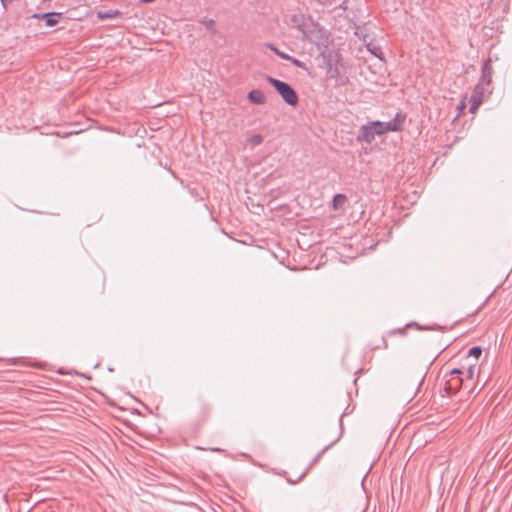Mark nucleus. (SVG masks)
<instances>
[{
  "label": "nucleus",
  "mask_w": 512,
  "mask_h": 512,
  "mask_svg": "<svg viewBox=\"0 0 512 512\" xmlns=\"http://www.w3.org/2000/svg\"><path fill=\"white\" fill-rule=\"evenodd\" d=\"M290 23L302 34L304 40L313 43L318 50L328 48L332 42L330 33L310 15L294 14L290 18Z\"/></svg>",
  "instance_id": "1"
},
{
  "label": "nucleus",
  "mask_w": 512,
  "mask_h": 512,
  "mask_svg": "<svg viewBox=\"0 0 512 512\" xmlns=\"http://www.w3.org/2000/svg\"><path fill=\"white\" fill-rule=\"evenodd\" d=\"M405 117L397 113L395 117L388 121H372L365 125H362L358 131L356 140L358 142H364L370 144L374 141L376 136L383 135L389 131H400L403 126Z\"/></svg>",
  "instance_id": "2"
},
{
  "label": "nucleus",
  "mask_w": 512,
  "mask_h": 512,
  "mask_svg": "<svg viewBox=\"0 0 512 512\" xmlns=\"http://www.w3.org/2000/svg\"><path fill=\"white\" fill-rule=\"evenodd\" d=\"M267 81L276 89L285 103L291 106H295L298 103L297 93L291 85L270 76L267 77Z\"/></svg>",
  "instance_id": "3"
},
{
  "label": "nucleus",
  "mask_w": 512,
  "mask_h": 512,
  "mask_svg": "<svg viewBox=\"0 0 512 512\" xmlns=\"http://www.w3.org/2000/svg\"><path fill=\"white\" fill-rule=\"evenodd\" d=\"M320 55L323 57L324 64L326 66L327 74L332 79H337L339 76V55L335 51L320 50Z\"/></svg>",
  "instance_id": "4"
},
{
  "label": "nucleus",
  "mask_w": 512,
  "mask_h": 512,
  "mask_svg": "<svg viewBox=\"0 0 512 512\" xmlns=\"http://www.w3.org/2000/svg\"><path fill=\"white\" fill-rule=\"evenodd\" d=\"M464 372L461 369H452L448 374L445 375V390L449 393H456L465 382L462 377Z\"/></svg>",
  "instance_id": "5"
},
{
  "label": "nucleus",
  "mask_w": 512,
  "mask_h": 512,
  "mask_svg": "<svg viewBox=\"0 0 512 512\" xmlns=\"http://www.w3.org/2000/svg\"><path fill=\"white\" fill-rule=\"evenodd\" d=\"M488 86L481 85L480 83H477V85L474 87L473 92L470 96V113H475L479 106L482 104L484 95L488 92Z\"/></svg>",
  "instance_id": "6"
},
{
  "label": "nucleus",
  "mask_w": 512,
  "mask_h": 512,
  "mask_svg": "<svg viewBox=\"0 0 512 512\" xmlns=\"http://www.w3.org/2000/svg\"><path fill=\"white\" fill-rule=\"evenodd\" d=\"M492 72L491 60L488 59L482 66V73L478 83L489 87L492 81Z\"/></svg>",
  "instance_id": "7"
},
{
  "label": "nucleus",
  "mask_w": 512,
  "mask_h": 512,
  "mask_svg": "<svg viewBox=\"0 0 512 512\" xmlns=\"http://www.w3.org/2000/svg\"><path fill=\"white\" fill-rule=\"evenodd\" d=\"M248 100L257 105H262L265 103V96L263 92L259 89L251 90L247 95Z\"/></svg>",
  "instance_id": "8"
},
{
  "label": "nucleus",
  "mask_w": 512,
  "mask_h": 512,
  "mask_svg": "<svg viewBox=\"0 0 512 512\" xmlns=\"http://www.w3.org/2000/svg\"><path fill=\"white\" fill-rule=\"evenodd\" d=\"M121 15V12L117 9L99 10L96 16L99 20L113 19Z\"/></svg>",
  "instance_id": "9"
},
{
  "label": "nucleus",
  "mask_w": 512,
  "mask_h": 512,
  "mask_svg": "<svg viewBox=\"0 0 512 512\" xmlns=\"http://www.w3.org/2000/svg\"><path fill=\"white\" fill-rule=\"evenodd\" d=\"M60 15H61V13L49 12V13L42 14L41 18L45 19L46 26L52 27L59 22L58 18Z\"/></svg>",
  "instance_id": "10"
},
{
  "label": "nucleus",
  "mask_w": 512,
  "mask_h": 512,
  "mask_svg": "<svg viewBox=\"0 0 512 512\" xmlns=\"http://www.w3.org/2000/svg\"><path fill=\"white\" fill-rule=\"evenodd\" d=\"M366 47H367V49H368V51H369V52H371V53H372L373 55H375L376 57H378V58L382 59V55H383V53H382L381 48H380L378 45H376V44H374V43H368V44L366 45Z\"/></svg>",
  "instance_id": "11"
},
{
  "label": "nucleus",
  "mask_w": 512,
  "mask_h": 512,
  "mask_svg": "<svg viewBox=\"0 0 512 512\" xmlns=\"http://www.w3.org/2000/svg\"><path fill=\"white\" fill-rule=\"evenodd\" d=\"M263 142V137L260 134H254L247 138V143L252 147L258 146Z\"/></svg>",
  "instance_id": "12"
},
{
  "label": "nucleus",
  "mask_w": 512,
  "mask_h": 512,
  "mask_svg": "<svg viewBox=\"0 0 512 512\" xmlns=\"http://www.w3.org/2000/svg\"><path fill=\"white\" fill-rule=\"evenodd\" d=\"M346 201V196L343 194H336L333 197V207L336 209Z\"/></svg>",
  "instance_id": "13"
},
{
  "label": "nucleus",
  "mask_w": 512,
  "mask_h": 512,
  "mask_svg": "<svg viewBox=\"0 0 512 512\" xmlns=\"http://www.w3.org/2000/svg\"><path fill=\"white\" fill-rule=\"evenodd\" d=\"M270 49L278 56L280 57L281 59H284V60H288V59H291V56L288 55L287 53L283 52V51H280L279 49H277L276 47H274L273 45H270L269 46Z\"/></svg>",
  "instance_id": "14"
},
{
  "label": "nucleus",
  "mask_w": 512,
  "mask_h": 512,
  "mask_svg": "<svg viewBox=\"0 0 512 512\" xmlns=\"http://www.w3.org/2000/svg\"><path fill=\"white\" fill-rule=\"evenodd\" d=\"M476 366L475 365H470L465 373V376H466V380H472L474 375H475V372H476Z\"/></svg>",
  "instance_id": "15"
},
{
  "label": "nucleus",
  "mask_w": 512,
  "mask_h": 512,
  "mask_svg": "<svg viewBox=\"0 0 512 512\" xmlns=\"http://www.w3.org/2000/svg\"><path fill=\"white\" fill-rule=\"evenodd\" d=\"M481 353H482V349L478 346H474V347L470 348L468 355L478 358L481 355Z\"/></svg>",
  "instance_id": "16"
},
{
  "label": "nucleus",
  "mask_w": 512,
  "mask_h": 512,
  "mask_svg": "<svg viewBox=\"0 0 512 512\" xmlns=\"http://www.w3.org/2000/svg\"><path fill=\"white\" fill-rule=\"evenodd\" d=\"M210 412H211V408L209 405L203 404L201 406V413H202L203 420L208 418V416L210 415Z\"/></svg>",
  "instance_id": "17"
},
{
  "label": "nucleus",
  "mask_w": 512,
  "mask_h": 512,
  "mask_svg": "<svg viewBox=\"0 0 512 512\" xmlns=\"http://www.w3.org/2000/svg\"><path fill=\"white\" fill-rule=\"evenodd\" d=\"M201 23L204 24L207 27V29H212L213 32H215V28H214L215 22L213 19L203 18L201 20Z\"/></svg>",
  "instance_id": "18"
},
{
  "label": "nucleus",
  "mask_w": 512,
  "mask_h": 512,
  "mask_svg": "<svg viewBox=\"0 0 512 512\" xmlns=\"http://www.w3.org/2000/svg\"><path fill=\"white\" fill-rule=\"evenodd\" d=\"M288 61H290L294 66L296 67H299V68H302V69H305L306 66H305V63L300 61L299 59L297 58H294L291 56V59H288Z\"/></svg>",
  "instance_id": "19"
},
{
  "label": "nucleus",
  "mask_w": 512,
  "mask_h": 512,
  "mask_svg": "<svg viewBox=\"0 0 512 512\" xmlns=\"http://www.w3.org/2000/svg\"><path fill=\"white\" fill-rule=\"evenodd\" d=\"M2 7L4 10H7L9 3H11L13 0H0Z\"/></svg>",
  "instance_id": "20"
},
{
  "label": "nucleus",
  "mask_w": 512,
  "mask_h": 512,
  "mask_svg": "<svg viewBox=\"0 0 512 512\" xmlns=\"http://www.w3.org/2000/svg\"><path fill=\"white\" fill-rule=\"evenodd\" d=\"M465 107H466V103H465V101L463 100V101H461V103H460V105H459V107H458V108H459V110H463Z\"/></svg>",
  "instance_id": "21"
},
{
  "label": "nucleus",
  "mask_w": 512,
  "mask_h": 512,
  "mask_svg": "<svg viewBox=\"0 0 512 512\" xmlns=\"http://www.w3.org/2000/svg\"><path fill=\"white\" fill-rule=\"evenodd\" d=\"M140 1H141V2H143V3H152V2H154L155 0H140Z\"/></svg>",
  "instance_id": "22"
},
{
  "label": "nucleus",
  "mask_w": 512,
  "mask_h": 512,
  "mask_svg": "<svg viewBox=\"0 0 512 512\" xmlns=\"http://www.w3.org/2000/svg\"><path fill=\"white\" fill-rule=\"evenodd\" d=\"M408 326H417V323L408 324Z\"/></svg>",
  "instance_id": "23"
}]
</instances>
